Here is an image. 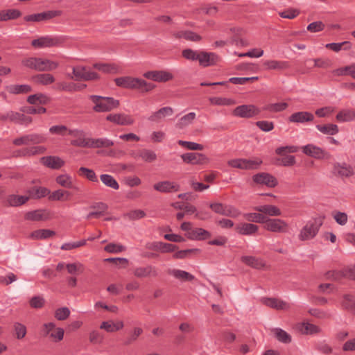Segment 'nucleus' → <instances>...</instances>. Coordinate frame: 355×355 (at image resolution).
I'll list each match as a JSON object with an SVG mask.
<instances>
[{
    "mask_svg": "<svg viewBox=\"0 0 355 355\" xmlns=\"http://www.w3.org/2000/svg\"><path fill=\"white\" fill-rule=\"evenodd\" d=\"M6 90L12 94H25L32 91L31 85H10L6 87Z\"/></svg>",
    "mask_w": 355,
    "mask_h": 355,
    "instance_id": "nucleus-30",
    "label": "nucleus"
},
{
    "mask_svg": "<svg viewBox=\"0 0 355 355\" xmlns=\"http://www.w3.org/2000/svg\"><path fill=\"white\" fill-rule=\"evenodd\" d=\"M173 113V110L171 107H164L152 114L149 116L148 120L151 121H158L159 119L165 116L172 115Z\"/></svg>",
    "mask_w": 355,
    "mask_h": 355,
    "instance_id": "nucleus-38",
    "label": "nucleus"
},
{
    "mask_svg": "<svg viewBox=\"0 0 355 355\" xmlns=\"http://www.w3.org/2000/svg\"><path fill=\"white\" fill-rule=\"evenodd\" d=\"M114 142L107 138L90 139V148H109Z\"/></svg>",
    "mask_w": 355,
    "mask_h": 355,
    "instance_id": "nucleus-45",
    "label": "nucleus"
},
{
    "mask_svg": "<svg viewBox=\"0 0 355 355\" xmlns=\"http://www.w3.org/2000/svg\"><path fill=\"white\" fill-rule=\"evenodd\" d=\"M316 128L322 134L327 135H334L339 132L338 126L333 123L317 125Z\"/></svg>",
    "mask_w": 355,
    "mask_h": 355,
    "instance_id": "nucleus-43",
    "label": "nucleus"
},
{
    "mask_svg": "<svg viewBox=\"0 0 355 355\" xmlns=\"http://www.w3.org/2000/svg\"><path fill=\"white\" fill-rule=\"evenodd\" d=\"M70 310L67 307L57 309L55 311V318L58 320H65L70 315Z\"/></svg>",
    "mask_w": 355,
    "mask_h": 355,
    "instance_id": "nucleus-64",
    "label": "nucleus"
},
{
    "mask_svg": "<svg viewBox=\"0 0 355 355\" xmlns=\"http://www.w3.org/2000/svg\"><path fill=\"white\" fill-rule=\"evenodd\" d=\"M263 227L267 231L275 233H284L288 230V224L279 218H270L266 217Z\"/></svg>",
    "mask_w": 355,
    "mask_h": 355,
    "instance_id": "nucleus-7",
    "label": "nucleus"
},
{
    "mask_svg": "<svg viewBox=\"0 0 355 355\" xmlns=\"http://www.w3.org/2000/svg\"><path fill=\"white\" fill-rule=\"evenodd\" d=\"M254 210L269 216H279L282 214L281 210L275 205H265L255 207Z\"/></svg>",
    "mask_w": 355,
    "mask_h": 355,
    "instance_id": "nucleus-26",
    "label": "nucleus"
},
{
    "mask_svg": "<svg viewBox=\"0 0 355 355\" xmlns=\"http://www.w3.org/2000/svg\"><path fill=\"white\" fill-rule=\"evenodd\" d=\"M55 182L62 187L78 190V188L73 184L72 178L69 174L64 173L57 176Z\"/></svg>",
    "mask_w": 355,
    "mask_h": 355,
    "instance_id": "nucleus-33",
    "label": "nucleus"
},
{
    "mask_svg": "<svg viewBox=\"0 0 355 355\" xmlns=\"http://www.w3.org/2000/svg\"><path fill=\"white\" fill-rule=\"evenodd\" d=\"M196 117L195 112H189L182 116L176 124L177 128L182 129L193 123Z\"/></svg>",
    "mask_w": 355,
    "mask_h": 355,
    "instance_id": "nucleus-47",
    "label": "nucleus"
},
{
    "mask_svg": "<svg viewBox=\"0 0 355 355\" xmlns=\"http://www.w3.org/2000/svg\"><path fill=\"white\" fill-rule=\"evenodd\" d=\"M288 105L286 103H270L265 105L263 110L270 112H279L285 110Z\"/></svg>",
    "mask_w": 355,
    "mask_h": 355,
    "instance_id": "nucleus-57",
    "label": "nucleus"
},
{
    "mask_svg": "<svg viewBox=\"0 0 355 355\" xmlns=\"http://www.w3.org/2000/svg\"><path fill=\"white\" fill-rule=\"evenodd\" d=\"M347 277V269L343 270H329L325 273V277L328 279L339 280L344 277Z\"/></svg>",
    "mask_w": 355,
    "mask_h": 355,
    "instance_id": "nucleus-60",
    "label": "nucleus"
},
{
    "mask_svg": "<svg viewBox=\"0 0 355 355\" xmlns=\"http://www.w3.org/2000/svg\"><path fill=\"white\" fill-rule=\"evenodd\" d=\"M241 261L255 269H261L265 266V263L261 259L253 256H243L241 257Z\"/></svg>",
    "mask_w": 355,
    "mask_h": 355,
    "instance_id": "nucleus-35",
    "label": "nucleus"
},
{
    "mask_svg": "<svg viewBox=\"0 0 355 355\" xmlns=\"http://www.w3.org/2000/svg\"><path fill=\"white\" fill-rule=\"evenodd\" d=\"M235 230L241 235H252L258 231L259 227L252 223H244L237 225Z\"/></svg>",
    "mask_w": 355,
    "mask_h": 355,
    "instance_id": "nucleus-29",
    "label": "nucleus"
},
{
    "mask_svg": "<svg viewBox=\"0 0 355 355\" xmlns=\"http://www.w3.org/2000/svg\"><path fill=\"white\" fill-rule=\"evenodd\" d=\"M106 119L120 125H129L134 123L132 116L125 114H110L106 116Z\"/></svg>",
    "mask_w": 355,
    "mask_h": 355,
    "instance_id": "nucleus-20",
    "label": "nucleus"
},
{
    "mask_svg": "<svg viewBox=\"0 0 355 355\" xmlns=\"http://www.w3.org/2000/svg\"><path fill=\"white\" fill-rule=\"evenodd\" d=\"M254 182L273 188L278 184L277 179L270 173H259L252 177Z\"/></svg>",
    "mask_w": 355,
    "mask_h": 355,
    "instance_id": "nucleus-16",
    "label": "nucleus"
},
{
    "mask_svg": "<svg viewBox=\"0 0 355 355\" xmlns=\"http://www.w3.org/2000/svg\"><path fill=\"white\" fill-rule=\"evenodd\" d=\"M114 82L118 87L128 89H137L142 92H148L155 87V85L153 83L132 76L116 78Z\"/></svg>",
    "mask_w": 355,
    "mask_h": 355,
    "instance_id": "nucleus-1",
    "label": "nucleus"
},
{
    "mask_svg": "<svg viewBox=\"0 0 355 355\" xmlns=\"http://www.w3.org/2000/svg\"><path fill=\"white\" fill-rule=\"evenodd\" d=\"M336 119L339 122H346L355 120V110L352 109L343 110L337 114Z\"/></svg>",
    "mask_w": 355,
    "mask_h": 355,
    "instance_id": "nucleus-44",
    "label": "nucleus"
},
{
    "mask_svg": "<svg viewBox=\"0 0 355 355\" xmlns=\"http://www.w3.org/2000/svg\"><path fill=\"white\" fill-rule=\"evenodd\" d=\"M28 192L29 198H31L34 199L41 198L50 193V191L47 188L42 187H33L31 188Z\"/></svg>",
    "mask_w": 355,
    "mask_h": 355,
    "instance_id": "nucleus-41",
    "label": "nucleus"
},
{
    "mask_svg": "<svg viewBox=\"0 0 355 355\" xmlns=\"http://www.w3.org/2000/svg\"><path fill=\"white\" fill-rule=\"evenodd\" d=\"M333 174L340 178H349L354 175L355 171L352 165L346 162H335L333 164Z\"/></svg>",
    "mask_w": 355,
    "mask_h": 355,
    "instance_id": "nucleus-8",
    "label": "nucleus"
},
{
    "mask_svg": "<svg viewBox=\"0 0 355 355\" xmlns=\"http://www.w3.org/2000/svg\"><path fill=\"white\" fill-rule=\"evenodd\" d=\"M78 173L80 175H83L88 180L93 182H98V178L94 170L86 168V167H80L78 170Z\"/></svg>",
    "mask_w": 355,
    "mask_h": 355,
    "instance_id": "nucleus-54",
    "label": "nucleus"
},
{
    "mask_svg": "<svg viewBox=\"0 0 355 355\" xmlns=\"http://www.w3.org/2000/svg\"><path fill=\"white\" fill-rule=\"evenodd\" d=\"M143 329L141 327H135L129 333V335L124 340V345H129L135 343L138 338L143 334Z\"/></svg>",
    "mask_w": 355,
    "mask_h": 355,
    "instance_id": "nucleus-46",
    "label": "nucleus"
},
{
    "mask_svg": "<svg viewBox=\"0 0 355 355\" xmlns=\"http://www.w3.org/2000/svg\"><path fill=\"white\" fill-rule=\"evenodd\" d=\"M263 66L268 70H284L288 69L290 64L287 61L270 60L264 61Z\"/></svg>",
    "mask_w": 355,
    "mask_h": 355,
    "instance_id": "nucleus-25",
    "label": "nucleus"
},
{
    "mask_svg": "<svg viewBox=\"0 0 355 355\" xmlns=\"http://www.w3.org/2000/svg\"><path fill=\"white\" fill-rule=\"evenodd\" d=\"M209 101L211 104L215 105H229L234 103V101L232 98L222 97H210Z\"/></svg>",
    "mask_w": 355,
    "mask_h": 355,
    "instance_id": "nucleus-63",
    "label": "nucleus"
},
{
    "mask_svg": "<svg viewBox=\"0 0 355 355\" xmlns=\"http://www.w3.org/2000/svg\"><path fill=\"white\" fill-rule=\"evenodd\" d=\"M23 66L33 70L40 71L41 58L35 57H30L24 58L21 60Z\"/></svg>",
    "mask_w": 355,
    "mask_h": 355,
    "instance_id": "nucleus-37",
    "label": "nucleus"
},
{
    "mask_svg": "<svg viewBox=\"0 0 355 355\" xmlns=\"http://www.w3.org/2000/svg\"><path fill=\"white\" fill-rule=\"evenodd\" d=\"M155 190L161 193H171L178 191L180 189V184L175 182L162 181L153 185Z\"/></svg>",
    "mask_w": 355,
    "mask_h": 355,
    "instance_id": "nucleus-19",
    "label": "nucleus"
},
{
    "mask_svg": "<svg viewBox=\"0 0 355 355\" xmlns=\"http://www.w3.org/2000/svg\"><path fill=\"white\" fill-rule=\"evenodd\" d=\"M133 275L137 278L156 277L158 276V269L152 265L136 267Z\"/></svg>",
    "mask_w": 355,
    "mask_h": 355,
    "instance_id": "nucleus-14",
    "label": "nucleus"
},
{
    "mask_svg": "<svg viewBox=\"0 0 355 355\" xmlns=\"http://www.w3.org/2000/svg\"><path fill=\"white\" fill-rule=\"evenodd\" d=\"M9 121L10 122L22 125H28L32 123L33 120L31 116H26L24 113L20 112H14L10 111V114L8 115Z\"/></svg>",
    "mask_w": 355,
    "mask_h": 355,
    "instance_id": "nucleus-21",
    "label": "nucleus"
},
{
    "mask_svg": "<svg viewBox=\"0 0 355 355\" xmlns=\"http://www.w3.org/2000/svg\"><path fill=\"white\" fill-rule=\"evenodd\" d=\"M273 332L275 338L281 343H290L292 340L291 335L280 328L274 329Z\"/></svg>",
    "mask_w": 355,
    "mask_h": 355,
    "instance_id": "nucleus-51",
    "label": "nucleus"
},
{
    "mask_svg": "<svg viewBox=\"0 0 355 355\" xmlns=\"http://www.w3.org/2000/svg\"><path fill=\"white\" fill-rule=\"evenodd\" d=\"M33 80L37 84L49 85L55 82V78L50 73H39L33 77Z\"/></svg>",
    "mask_w": 355,
    "mask_h": 355,
    "instance_id": "nucleus-39",
    "label": "nucleus"
},
{
    "mask_svg": "<svg viewBox=\"0 0 355 355\" xmlns=\"http://www.w3.org/2000/svg\"><path fill=\"white\" fill-rule=\"evenodd\" d=\"M184 162L193 165H202L209 162V159L204 154L199 153H187L181 155Z\"/></svg>",
    "mask_w": 355,
    "mask_h": 355,
    "instance_id": "nucleus-12",
    "label": "nucleus"
},
{
    "mask_svg": "<svg viewBox=\"0 0 355 355\" xmlns=\"http://www.w3.org/2000/svg\"><path fill=\"white\" fill-rule=\"evenodd\" d=\"M89 98L94 103L93 110L96 112H109L119 105V101L112 97L91 95Z\"/></svg>",
    "mask_w": 355,
    "mask_h": 355,
    "instance_id": "nucleus-3",
    "label": "nucleus"
},
{
    "mask_svg": "<svg viewBox=\"0 0 355 355\" xmlns=\"http://www.w3.org/2000/svg\"><path fill=\"white\" fill-rule=\"evenodd\" d=\"M59 66L58 62L49 59L41 58L40 71H51L56 69Z\"/></svg>",
    "mask_w": 355,
    "mask_h": 355,
    "instance_id": "nucleus-56",
    "label": "nucleus"
},
{
    "mask_svg": "<svg viewBox=\"0 0 355 355\" xmlns=\"http://www.w3.org/2000/svg\"><path fill=\"white\" fill-rule=\"evenodd\" d=\"M64 39L62 37L57 36H43L31 42V45L35 48H45L57 46L63 43Z\"/></svg>",
    "mask_w": 355,
    "mask_h": 355,
    "instance_id": "nucleus-6",
    "label": "nucleus"
},
{
    "mask_svg": "<svg viewBox=\"0 0 355 355\" xmlns=\"http://www.w3.org/2000/svg\"><path fill=\"white\" fill-rule=\"evenodd\" d=\"M302 152L315 159H323L327 153L321 148L313 144H307L302 147Z\"/></svg>",
    "mask_w": 355,
    "mask_h": 355,
    "instance_id": "nucleus-22",
    "label": "nucleus"
},
{
    "mask_svg": "<svg viewBox=\"0 0 355 355\" xmlns=\"http://www.w3.org/2000/svg\"><path fill=\"white\" fill-rule=\"evenodd\" d=\"M324 218V216H320L309 220L300 230L299 239L304 241L313 239L318 234Z\"/></svg>",
    "mask_w": 355,
    "mask_h": 355,
    "instance_id": "nucleus-2",
    "label": "nucleus"
},
{
    "mask_svg": "<svg viewBox=\"0 0 355 355\" xmlns=\"http://www.w3.org/2000/svg\"><path fill=\"white\" fill-rule=\"evenodd\" d=\"M186 236L191 240L202 241L211 237V233L200 227L194 228L186 233Z\"/></svg>",
    "mask_w": 355,
    "mask_h": 355,
    "instance_id": "nucleus-23",
    "label": "nucleus"
},
{
    "mask_svg": "<svg viewBox=\"0 0 355 355\" xmlns=\"http://www.w3.org/2000/svg\"><path fill=\"white\" fill-rule=\"evenodd\" d=\"M144 77L159 83H166L173 79V75L167 71H148L144 73Z\"/></svg>",
    "mask_w": 355,
    "mask_h": 355,
    "instance_id": "nucleus-13",
    "label": "nucleus"
},
{
    "mask_svg": "<svg viewBox=\"0 0 355 355\" xmlns=\"http://www.w3.org/2000/svg\"><path fill=\"white\" fill-rule=\"evenodd\" d=\"M101 181L107 187L114 190L119 189V184L117 181L109 174H102L100 175Z\"/></svg>",
    "mask_w": 355,
    "mask_h": 355,
    "instance_id": "nucleus-50",
    "label": "nucleus"
},
{
    "mask_svg": "<svg viewBox=\"0 0 355 355\" xmlns=\"http://www.w3.org/2000/svg\"><path fill=\"white\" fill-rule=\"evenodd\" d=\"M243 217L246 220H248L249 222L263 223L266 216L260 212V213H246V214H244Z\"/></svg>",
    "mask_w": 355,
    "mask_h": 355,
    "instance_id": "nucleus-58",
    "label": "nucleus"
},
{
    "mask_svg": "<svg viewBox=\"0 0 355 355\" xmlns=\"http://www.w3.org/2000/svg\"><path fill=\"white\" fill-rule=\"evenodd\" d=\"M44 336H49L53 342L58 343L63 340L64 331L61 327H56L55 323L48 322L43 324Z\"/></svg>",
    "mask_w": 355,
    "mask_h": 355,
    "instance_id": "nucleus-10",
    "label": "nucleus"
},
{
    "mask_svg": "<svg viewBox=\"0 0 355 355\" xmlns=\"http://www.w3.org/2000/svg\"><path fill=\"white\" fill-rule=\"evenodd\" d=\"M261 110L254 105H242L237 106L233 111V114L241 118H252L259 114Z\"/></svg>",
    "mask_w": 355,
    "mask_h": 355,
    "instance_id": "nucleus-11",
    "label": "nucleus"
},
{
    "mask_svg": "<svg viewBox=\"0 0 355 355\" xmlns=\"http://www.w3.org/2000/svg\"><path fill=\"white\" fill-rule=\"evenodd\" d=\"M55 234V232L50 230H38L31 233V237L35 239H46Z\"/></svg>",
    "mask_w": 355,
    "mask_h": 355,
    "instance_id": "nucleus-52",
    "label": "nucleus"
},
{
    "mask_svg": "<svg viewBox=\"0 0 355 355\" xmlns=\"http://www.w3.org/2000/svg\"><path fill=\"white\" fill-rule=\"evenodd\" d=\"M200 51L191 49H185L182 51V55L186 60L190 61H197L199 58Z\"/></svg>",
    "mask_w": 355,
    "mask_h": 355,
    "instance_id": "nucleus-62",
    "label": "nucleus"
},
{
    "mask_svg": "<svg viewBox=\"0 0 355 355\" xmlns=\"http://www.w3.org/2000/svg\"><path fill=\"white\" fill-rule=\"evenodd\" d=\"M93 67L105 73H117L119 71V67L114 63H96Z\"/></svg>",
    "mask_w": 355,
    "mask_h": 355,
    "instance_id": "nucleus-32",
    "label": "nucleus"
},
{
    "mask_svg": "<svg viewBox=\"0 0 355 355\" xmlns=\"http://www.w3.org/2000/svg\"><path fill=\"white\" fill-rule=\"evenodd\" d=\"M124 327L123 321L114 322L112 320L103 321L100 325V329H103L108 333H113L122 329Z\"/></svg>",
    "mask_w": 355,
    "mask_h": 355,
    "instance_id": "nucleus-28",
    "label": "nucleus"
},
{
    "mask_svg": "<svg viewBox=\"0 0 355 355\" xmlns=\"http://www.w3.org/2000/svg\"><path fill=\"white\" fill-rule=\"evenodd\" d=\"M314 119V116L312 113L309 112H297L292 114L288 121L292 123H305L310 122Z\"/></svg>",
    "mask_w": 355,
    "mask_h": 355,
    "instance_id": "nucleus-24",
    "label": "nucleus"
},
{
    "mask_svg": "<svg viewBox=\"0 0 355 355\" xmlns=\"http://www.w3.org/2000/svg\"><path fill=\"white\" fill-rule=\"evenodd\" d=\"M40 162L45 166L53 170L61 168L65 164L64 161L60 157L53 155L41 157Z\"/></svg>",
    "mask_w": 355,
    "mask_h": 355,
    "instance_id": "nucleus-18",
    "label": "nucleus"
},
{
    "mask_svg": "<svg viewBox=\"0 0 355 355\" xmlns=\"http://www.w3.org/2000/svg\"><path fill=\"white\" fill-rule=\"evenodd\" d=\"M46 141V137L42 134L32 133L28 135H22L20 137H17L12 141V144L15 146H28L31 144L38 145L40 144L45 143Z\"/></svg>",
    "mask_w": 355,
    "mask_h": 355,
    "instance_id": "nucleus-4",
    "label": "nucleus"
},
{
    "mask_svg": "<svg viewBox=\"0 0 355 355\" xmlns=\"http://www.w3.org/2000/svg\"><path fill=\"white\" fill-rule=\"evenodd\" d=\"M168 273L175 279L182 282H192L195 279V277L192 274L180 269L168 270Z\"/></svg>",
    "mask_w": 355,
    "mask_h": 355,
    "instance_id": "nucleus-31",
    "label": "nucleus"
},
{
    "mask_svg": "<svg viewBox=\"0 0 355 355\" xmlns=\"http://www.w3.org/2000/svg\"><path fill=\"white\" fill-rule=\"evenodd\" d=\"M50 101L51 98L42 93H37L33 95H30L27 98V102L32 105L37 103L46 105L48 104Z\"/></svg>",
    "mask_w": 355,
    "mask_h": 355,
    "instance_id": "nucleus-36",
    "label": "nucleus"
},
{
    "mask_svg": "<svg viewBox=\"0 0 355 355\" xmlns=\"http://www.w3.org/2000/svg\"><path fill=\"white\" fill-rule=\"evenodd\" d=\"M173 36L176 39L184 38L191 42H199L202 40L200 35L191 31H179L174 32Z\"/></svg>",
    "mask_w": 355,
    "mask_h": 355,
    "instance_id": "nucleus-27",
    "label": "nucleus"
},
{
    "mask_svg": "<svg viewBox=\"0 0 355 355\" xmlns=\"http://www.w3.org/2000/svg\"><path fill=\"white\" fill-rule=\"evenodd\" d=\"M137 156L146 162H153L157 159L156 153L153 150L146 148L140 150Z\"/></svg>",
    "mask_w": 355,
    "mask_h": 355,
    "instance_id": "nucleus-48",
    "label": "nucleus"
},
{
    "mask_svg": "<svg viewBox=\"0 0 355 355\" xmlns=\"http://www.w3.org/2000/svg\"><path fill=\"white\" fill-rule=\"evenodd\" d=\"M29 200L26 196L9 195L6 199V203L11 207H18L25 204Z\"/></svg>",
    "mask_w": 355,
    "mask_h": 355,
    "instance_id": "nucleus-34",
    "label": "nucleus"
},
{
    "mask_svg": "<svg viewBox=\"0 0 355 355\" xmlns=\"http://www.w3.org/2000/svg\"><path fill=\"white\" fill-rule=\"evenodd\" d=\"M326 48L331 49L335 52H338L340 50L348 51L352 48V44L349 41H345L340 43H329L326 44Z\"/></svg>",
    "mask_w": 355,
    "mask_h": 355,
    "instance_id": "nucleus-49",
    "label": "nucleus"
},
{
    "mask_svg": "<svg viewBox=\"0 0 355 355\" xmlns=\"http://www.w3.org/2000/svg\"><path fill=\"white\" fill-rule=\"evenodd\" d=\"M220 60V57L215 53L200 51L198 62L202 67L214 66Z\"/></svg>",
    "mask_w": 355,
    "mask_h": 355,
    "instance_id": "nucleus-15",
    "label": "nucleus"
},
{
    "mask_svg": "<svg viewBox=\"0 0 355 355\" xmlns=\"http://www.w3.org/2000/svg\"><path fill=\"white\" fill-rule=\"evenodd\" d=\"M66 268L70 275L82 274L85 270V267L80 262L67 263Z\"/></svg>",
    "mask_w": 355,
    "mask_h": 355,
    "instance_id": "nucleus-53",
    "label": "nucleus"
},
{
    "mask_svg": "<svg viewBox=\"0 0 355 355\" xmlns=\"http://www.w3.org/2000/svg\"><path fill=\"white\" fill-rule=\"evenodd\" d=\"M299 330L303 334H315L321 331L318 326L305 322L300 324Z\"/></svg>",
    "mask_w": 355,
    "mask_h": 355,
    "instance_id": "nucleus-42",
    "label": "nucleus"
},
{
    "mask_svg": "<svg viewBox=\"0 0 355 355\" xmlns=\"http://www.w3.org/2000/svg\"><path fill=\"white\" fill-rule=\"evenodd\" d=\"M342 306L345 310L354 312L355 302L353 296L350 295H345L343 297Z\"/></svg>",
    "mask_w": 355,
    "mask_h": 355,
    "instance_id": "nucleus-59",
    "label": "nucleus"
},
{
    "mask_svg": "<svg viewBox=\"0 0 355 355\" xmlns=\"http://www.w3.org/2000/svg\"><path fill=\"white\" fill-rule=\"evenodd\" d=\"M54 89L59 92H73L79 90V87L73 83H67L65 81L58 82Z\"/></svg>",
    "mask_w": 355,
    "mask_h": 355,
    "instance_id": "nucleus-40",
    "label": "nucleus"
},
{
    "mask_svg": "<svg viewBox=\"0 0 355 355\" xmlns=\"http://www.w3.org/2000/svg\"><path fill=\"white\" fill-rule=\"evenodd\" d=\"M13 329L15 336L17 339L21 340L25 337L27 333L26 327L24 324L20 322H15Z\"/></svg>",
    "mask_w": 355,
    "mask_h": 355,
    "instance_id": "nucleus-61",
    "label": "nucleus"
},
{
    "mask_svg": "<svg viewBox=\"0 0 355 355\" xmlns=\"http://www.w3.org/2000/svg\"><path fill=\"white\" fill-rule=\"evenodd\" d=\"M72 72L73 76L68 75L69 78L77 81H89L99 78V76L97 73L92 71H87L85 67L80 65L73 67Z\"/></svg>",
    "mask_w": 355,
    "mask_h": 355,
    "instance_id": "nucleus-5",
    "label": "nucleus"
},
{
    "mask_svg": "<svg viewBox=\"0 0 355 355\" xmlns=\"http://www.w3.org/2000/svg\"><path fill=\"white\" fill-rule=\"evenodd\" d=\"M62 15L61 10H46L40 13L26 15L24 17L26 21L40 22L49 21L53 18L60 17Z\"/></svg>",
    "mask_w": 355,
    "mask_h": 355,
    "instance_id": "nucleus-9",
    "label": "nucleus"
},
{
    "mask_svg": "<svg viewBox=\"0 0 355 355\" xmlns=\"http://www.w3.org/2000/svg\"><path fill=\"white\" fill-rule=\"evenodd\" d=\"M46 211L44 210H35L33 211L28 212L26 215V218L28 220L39 221L44 220L47 218L45 214Z\"/></svg>",
    "mask_w": 355,
    "mask_h": 355,
    "instance_id": "nucleus-55",
    "label": "nucleus"
},
{
    "mask_svg": "<svg viewBox=\"0 0 355 355\" xmlns=\"http://www.w3.org/2000/svg\"><path fill=\"white\" fill-rule=\"evenodd\" d=\"M261 302L263 304L277 311L288 310L291 307L288 302L276 297H263Z\"/></svg>",
    "mask_w": 355,
    "mask_h": 355,
    "instance_id": "nucleus-17",
    "label": "nucleus"
}]
</instances>
